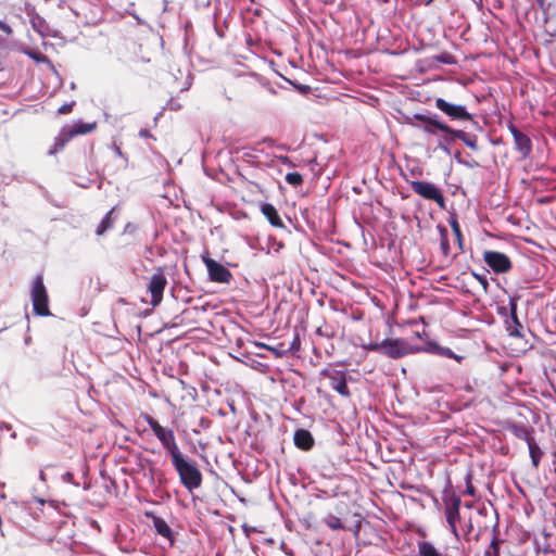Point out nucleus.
<instances>
[{
    "label": "nucleus",
    "instance_id": "38",
    "mask_svg": "<svg viewBox=\"0 0 556 556\" xmlns=\"http://www.w3.org/2000/svg\"><path fill=\"white\" fill-rule=\"evenodd\" d=\"M438 61L441 63H444V64H454L455 63L454 56L450 53H442L441 55L438 56Z\"/></svg>",
    "mask_w": 556,
    "mask_h": 556
},
{
    "label": "nucleus",
    "instance_id": "14",
    "mask_svg": "<svg viewBox=\"0 0 556 556\" xmlns=\"http://www.w3.org/2000/svg\"><path fill=\"white\" fill-rule=\"evenodd\" d=\"M294 445L303 451H308L314 445V438L308 430L299 429L294 432Z\"/></svg>",
    "mask_w": 556,
    "mask_h": 556
},
{
    "label": "nucleus",
    "instance_id": "29",
    "mask_svg": "<svg viewBox=\"0 0 556 556\" xmlns=\"http://www.w3.org/2000/svg\"><path fill=\"white\" fill-rule=\"evenodd\" d=\"M325 523L332 530H340L344 528L341 519L331 514L325 518Z\"/></svg>",
    "mask_w": 556,
    "mask_h": 556
},
{
    "label": "nucleus",
    "instance_id": "26",
    "mask_svg": "<svg viewBox=\"0 0 556 556\" xmlns=\"http://www.w3.org/2000/svg\"><path fill=\"white\" fill-rule=\"evenodd\" d=\"M25 53L31 60H34L36 63L47 64L51 70H54L52 62L49 60V58L46 54H43L39 51H35V50H27V51H25Z\"/></svg>",
    "mask_w": 556,
    "mask_h": 556
},
{
    "label": "nucleus",
    "instance_id": "8",
    "mask_svg": "<svg viewBox=\"0 0 556 556\" xmlns=\"http://www.w3.org/2000/svg\"><path fill=\"white\" fill-rule=\"evenodd\" d=\"M415 351L417 349L403 339H384L382 341L381 354L393 359L402 358Z\"/></svg>",
    "mask_w": 556,
    "mask_h": 556
},
{
    "label": "nucleus",
    "instance_id": "21",
    "mask_svg": "<svg viewBox=\"0 0 556 556\" xmlns=\"http://www.w3.org/2000/svg\"><path fill=\"white\" fill-rule=\"evenodd\" d=\"M70 138H67L66 134L63 129L60 130L59 135L54 138L53 146L49 149L48 154L54 155L58 152L62 151L67 142H70Z\"/></svg>",
    "mask_w": 556,
    "mask_h": 556
},
{
    "label": "nucleus",
    "instance_id": "52",
    "mask_svg": "<svg viewBox=\"0 0 556 556\" xmlns=\"http://www.w3.org/2000/svg\"><path fill=\"white\" fill-rule=\"evenodd\" d=\"M265 142H268V143H271L273 142V139L271 138H266L264 139Z\"/></svg>",
    "mask_w": 556,
    "mask_h": 556
},
{
    "label": "nucleus",
    "instance_id": "33",
    "mask_svg": "<svg viewBox=\"0 0 556 556\" xmlns=\"http://www.w3.org/2000/svg\"><path fill=\"white\" fill-rule=\"evenodd\" d=\"M459 528H460V529H458L459 533L462 532L464 536L468 535L473 529L471 519H468L467 521L462 519V522L459 523Z\"/></svg>",
    "mask_w": 556,
    "mask_h": 556
},
{
    "label": "nucleus",
    "instance_id": "31",
    "mask_svg": "<svg viewBox=\"0 0 556 556\" xmlns=\"http://www.w3.org/2000/svg\"><path fill=\"white\" fill-rule=\"evenodd\" d=\"M484 556H500L498 539L494 536L484 552Z\"/></svg>",
    "mask_w": 556,
    "mask_h": 556
},
{
    "label": "nucleus",
    "instance_id": "46",
    "mask_svg": "<svg viewBox=\"0 0 556 556\" xmlns=\"http://www.w3.org/2000/svg\"><path fill=\"white\" fill-rule=\"evenodd\" d=\"M139 136L142 137V138L150 137V131L148 129H141L139 131Z\"/></svg>",
    "mask_w": 556,
    "mask_h": 556
},
{
    "label": "nucleus",
    "instance_id": "12",
    "mask_svg": "<svg viewBox=\"0 0 556 556\" xmlns=\"http://www.w3.org/2000/svg\"><path fill=\"white\" fill-rule=\"evenodd\" d=\"M518 296L509 299V317L505 319L506 330L510 337L520 338L522 325L517 316Z\"/></svg>",
    "mask_w": 556,
    "mask_h": 556
},
{
    "label": "nucleus",
    "instance_id": "18",
    "mask_svg": "<svg viewBox=\"0 0 556 556\" xmlns=\"http://www.w3.org/2000/svg\"><path fill=\"white\" fill-rule=\"evenodd\" d=\"M153 527L159 535L168 540L169 543L173 544V542H174L173 531H172L170 527L168 526V523L164 519H162L160 517H155L153 519Z\"/></svg>",
    "mask_w": 556,
    "mask_h": 556
},
{
    "label": "nucleus",
    "instance_id": "13",
    "mask_svg": "<svg viewBox=\"0 0 556 556\" xmlns=\"http://www.w3.org/2000/svg\"><path fill=\"white\" fill-rule=\"evenodd\" d=\"M97 127V123H84V122H76L73 125H65L62 127L63 131L66 134L67 138L72 140L74 137L79 135H86L91 131H93Z\"/></svg>",
    "mask_w": 556,
    "mask_h": 556
},
{
    "label": "nucleus",
    "instance_id": "20",
    "mask_svg": "<svg viewBox=\"0 0 556 556\" xmlns=\"http://www.w3.org/2000/svg\"><path fill=\"white\" fill-rule=\"evenodd\" d=\"M508 429L516 438L526 441L527 444L534 440L531 435V430L523 425L513 424Z\"/></svg>",
    "mask_w": 556,
    "mask_h": 556
},
{
    "label": "nucleus",
    "instance_id": "9",
    "mask_svg": "<svg viewBox=\"0 0 556 556\" xmlns=\"http://www.w3.org/2000/svg\"><path fill=\"white\" fill-rule=\"evenodd\" d=\"M324 377L330 380V387L340 395L349 397L351 392L348 388V375L344 370L325 368L320 372Z\"/></svg>",
    "mask_w": 556,
    "mask_h": 556
},
{
    "label": "nucleus",
    "instance_id": "39",
    "mask_svg": "<svg viewBox=\"0 0 556 556\" xmlns=\"http://www.w3.org/2000/svg\"><path fill=\"white\" fill-rule=\"evenodd\" d=\"M75 102H68V103H64L63 105H61L58 110V113L61 114V115H65V114H68L72 112L73 110V106H74Z\"/></svg>",
    "mask_w": 556,
    "mask_h": 556
},
{
    "label": "nucleus",
    "instance_id": "1",
    "mask_svg": "<svg viewBox=\"0 0 556 556\" xmlns=\"http://www.w3.org/2000/svg\"><path fill=\"white\" fill-rule=\"evenodd\" d=\"M172 464L177 471L181 484L190 492L202 484V473L193 460L187 459L182 453L174 456Z\"/></svg>",
    "mask_w": 556,
    "mask_h": 556
},
{
    "label": "nucleus",
    "instance_id": "22",
    "mask_svg": "<svg viewBox=\"0 0 556 556\" xmlns=\"http://www.w3.org/2000/svg\"><path fill=\"white\" fill-rule=\"evenodd\" d=\"M70 138H67L66 134L63 129L60 130L59 135L54 138L53 146L49 149L48 154L54 155L58 152L62 151L67 142H70Z\"/></svg>",
    "mask_w": 556,
    "mask_h": 556
},
{
    "label": "nucleus",
    "instance_id": "43",
    "mask_svg": "<svg viewBox=\"0 0 556 556\" xmlns=\"http://www.w3.org/2000/svg\"><path fill=\"white\" fill-rule=\"evenodd\" d=\"M432 116L433 115L417 113L414 115V118L425 123V125H426L429 123V121L431 119Z\"/></svg>",
    "mask_w": 556,
    "mask_h": 556
},
{
    "label": "nucleus",
    "instance_id": "10",
    "mask_svg": "<svg viewBox=\"0 0 556 556\" xmlns=\"http://www.w3.org/2000/svg\"><path fill=\"white\" fill-rule=\"evenodd\" d=\"M202 261L206 266L208 277L212 281L218 283H229L232 279V274L224 265L211 258L207 254L202 256Z\"/></svg>",
    "mask_w": 556,
    "mask_h": 556
},
{
    "label": "nucleus",
    "instance_id": "32",
    "mask_svg": "<svg viewBox=\"0 0 556 556\" xmlns=\"http://www.w3.org/2000/svg\"><path fill=\"white\" fill-rule=\"evenodd\" d=\"M440 233H441V249L444 255L448 254L450 244L447 240V230L444 227H440Z\"/></svg>",
    "mask_w": 556,
    "mask_h": 556
},
{
    "label": "nucleus",
    "instance_id": "15",
    "mask_svg": "<svg viewBox=\"0 0 556 556\" xmlns=\"http://www.w3.org/2000/svg\"><path fill=\"white\" fill-rule=\"evenodd\" d=\"M422 130L429 135H437L438 131L451 135L453 128L441 122L437 115H433L429 123L422 127Z\"/></svg>",
    "mask_w": 556,
    "mask_h": 556
},
{
    "label": "nucleus",
    "instance_id": "24",
    "mask_svg": "<svg viewBox=\"0 0 556 556\" xmlns=\"http://www.w3.org/2000/svg\"><path fill=\"white\" fill-rule=\"evenodd\" d=\"M419 556H440V553L434 545L428 541H421L418 543Z\"/></svg>",
    "mask_w": 556,
    "mask_h": 556
},
{
    "label": "nucleus",
    "instance_id": "6",
    "mask_svg": "<svg viewBox=\"0 0 556 556\" xmlns=\"http://www.w3.org/2000/svg\"><path fill=\"white\" fill-rule=\"evenodd\" d=\"M413 191L426 200L434 201L441 208H445V199L442 191L432 182L422 180L410 181Z\"/></svg>",
    "mask_w": 556,
    "mask_h": 556
},
{
    "label": "nucleus",
    "instance_id": "51",
    "mask_svg": "<svg viewBox=\"0 0 556 556\" xmlns=\"http://www.w3.org/2000/svg\"><path fill=\"white\" fill-rule=\"evenodd\" d=\"M1 429H2V430H10V429H11V426H10V425H7V424H2V425H1Z\"/></svg>",
    "mask_w": 556,
    "mask_h": 556
},
{
    "label": "nucleus",
    "instance_id": "35",
    "mask_svg": "<svg viewBox=\"0 0 556 556\" xmlns=\"http://www.w3.org/2000/svg\"><path fill=\"white\" fill-rule=\"evenodd\" d=\"M450 137H444L443 140H441L438 144V148L443 150L445 153L450 154L448 146L453 142L455 139L453 136L448 135Z\"/></svg>",
    "mask_w": 556,
    "mask_h": 556
},
{
    "label": "nucleus",
    "instance_id": "47",
    "mask_svg": "<svg viewBox=\"0 0 556 556\" xmlns=\"http://www.w3.org/2000/svg\"><path fill=\"white\" fill-rule=\"evenodd\" d=\"M114 151H115V153H116L118 156H121V157H123V156H124V154H123V152H122V150H121V148H119V147L114 146Z\"/></svg>",
    "mask_w": 556,
    "mask_h": 556
},
{
    "label": "nucleus",
    "instance_id": "42",
    "mask_svg": "<svg viewBox=\"0 0 556 556\" xmlns=\"http://www.w3.org/2000/svg\"><path fill=\"white\" fill-rule=\"evenodd\" d=\"M507 128L511 134L514 140L517 138V136H520L522 134V131H520L518 127L513 123H508Z\"/></svg>",
    "mask_w": 556,
    "mask_h": 556
},
{
    "label": "nucleus",
    "instance_id": "3",
    "mask_svg": "<svg viewBox=\"0 0 556 556\" xmlns=\"http://www.w3.org/2000/svg\"><path fill=\"white\" fill-rule=\"evenodd\" d=\"M443 503H444V515H445L446 523H447L452 534L458 541L460 539L458 526L462 522V517H460V513H459L462 500L459 496L452 494V495L445 496L443 498Z\"/></svg>",
    "mask_w": 556,
    "mask_h": 556
},
{
    "label": "nucleus",
    "instance_id": "7",
    "mask_svg": "<svg viewBox=\"0 0 556 556\" xmlns=\"http://www.w3.org/2000/svg\"><path fill=\"white\" fill-rule=\"evenodd\" d=\"M167 286V278L164 274V268L159 267L149 279L148 291L151 294L150 304L156 307L163 300V293Z\"/></svg>",
    "mask_w": 556,
    "mask_h": 556
},
{
    "label": "nucleus",
    "instance_id": "5",
    "mask_svg": "<svg viewBox=\"0 0 556 556\" xmlns=\"http://www.w3.org/2000/svg\"><path fill=\"white\" fill-rule=\"evenodd\" d=\"M434 105L453 122H472L473 115L462 104H455L443 98H437Z\"/></svg>",
    "mask_w": 556,
    "mask_h": 556
},
{
    "label": "nucleus",
    "instance_id": "34",
    "mask_svg": "<svg viewBox=\"0 0 556 556\" xmlns=\"http://www.w3.org/2000/svg\"><path fill=\"white\" fill-rule=\"evenodd\" d=\"M439 353L442 355V356H445V357H448V358H454L456 359L457 362H460L464 357L463 356H458L456 355L451 349L448 348H440L439 349Z\"/></svg>",
    "mask_w": 556,
    "mask_h": 556
},
{
    "label": "nucleus",
    "instance_id": "30",
    "mask_svg": "<svg viewBox=\"0 0 556 556\" xmlns=\"http://www.w3.org/2000/svg\"><path fill=\"white\" fill-rule=\"evenodd\" d=\"M286 181L293 187H299L303 184V177L296 172L288 173L286 175Z\"/></svg>",
    "mask_w": 556,
    "mask_h": 556
},
{
    "label": "nucleus",
    "instance_id": "11",
    "mask_svg": "<svg viewBox=\"0 0 556 556\" xmlns=\"http://www.w3.org/2000/svg\"><path fill=\"white\" fill-rule=\"evenodd\" d=\"M483 261L496 274H505L511 268L509 257L502 252L484 251Z\"/></svg>",
    "mask_w": 556,
    "mask_h": 556
},
{
    "label": "nucleus",
    "instance_id": "41",
    "mask_svg": "<svg viewBox=\"0 0 556 556\" xmlns=\"http://www.w3.org/2000/svg\"><path fill=\"white\" fill-rule=\"evenodd\" d=\"M62 481L66 482V483H72L76 486H78V482H75L74 481V475L71 472V471H66L62 475Z\"/></svg>",
    "mask_w": 556,
    "mask_h": 556
},
{
    "label": "nucleus",
    "instance_id": "48",
    "mask_svg": "<svg viewBox=\"0 0 556 556\" xmlns=\"http://www.w3.org/2000/svg\"><path fill=\"white\" fill-rule=\"evenodd\" d=\"M39 479H40L41 481H43V482L46 481V473H45V471H43V470H40V472H39Z\"/></svg>",
    "mask_w": 556,
    "mask_h": 556
},
{
    "label": "nucleus",
    "instance_id": "53",
    "mask_svg": "<svg viewBox=\"0 0 556 556\" xmlns=\"http://www.w3.org/2000/svg\"><path fill=\"white\" fill-rule=\"evenodd\" d=\"M0 498H1V500H4V498H5V494H4V493H1V494H0Z\"/></svg>",
    "mask_w": 556,
    "mask_h": 556
},
{
    "label": "nucleus",
    "instance_id": "25",
    "mask_svg": "<svg viewBox=\"0 0 556 556\" xmlns=\"http://www.w3.org/2000/svg\"><path fill=\"white\" fill-rule=\"evenodd\" d=\"M30 23H31V26L33 28L41 34V35H45L48 33V25L45 21V18H42L39 14H33L30 16Z\"/></svg>",
    "mask_w": 556,
    "mask_h": 556
},
{
    "label": "nucleus",
    "instance_id": "27",
    "mask_svg": "<svg viewBox=\"0 0 556 556\" xmlns=\"http://www.w3.org/2000/svg\"><path fill=\"white\" fill-rule=\"evenodd\" d=\"M111 215H112V211L108 212L105 214V216L102 218L101 223L98 225L97 227V235L101 236L103 235L109 228H111L112 226V222H111Z\"/></svg>",
    "mask_w": 556,
    "mask_h": 556
},
{
    "label": "nucleus",
    "instance_id": "54",
    "mask_svg": "<svg viewBox=\"0 0 556 556\" xmlns=\"http://www.w3.org/2000/svg\"><path fill=\"white\" fill-rule=\"evenodd\" d=\"M3 485H4L3 483H2V484H0V488H1V486H3Z\"/></svg>",
    "mask_w": 556,
    "mask_h": 556
},
{
    "label": "nucleus",
    "instance_id": "37",
    "mask_svg": "<svg viewBox=\"0 0 556 556\" xmlns=\"http://www.w3.org/2000/svg\"><path fill=\"white\" fill-rule=\"evenodd\" d=\"M367 351L376 352L381 354L382 352V341L381 342H370L368 345L365 346Z\"/></svg>",
    "mask_w": 556,
    "mask_h": 556
},
{
    "label": "nucleus",
    "instance_id": "17",
    "mask_svg": "<svg viewBox=\"0 0 556 556\" xmlns=\"http://www.w3.org/2000/svg\"><path fill=\"white\" fill-rule=\"evenodd\" d=\"M515 149L518 151L522 159H527L532 152V141L528 135L522 132L514 140Z\"/></svg>",
    "mask_w": 556,
    "mask_h": 556
},
{
    "label": "nucleus",
    "instance_id": "23",
    "mask_svg": "<svg viewBox=\"0 0 556 556\" xmlns=\"http://www.w3.org/2000/svg\"><path fill=\"white\" fill-rule=\"evenodd\" d=\"M531 463L534 468H538L543 456V452L539 444L533 440L528 444Z\"/></svg>",
    "mask_w": 556,
    "mask_h": 556
},
{
    "label": "nucleus",
    "instance_id": "4",
    "mask_svg": "<svg viewBox=\"0 0 556 556\" xmlns=\"http://www.w3.org/2000/svg\"><path fill=\"white\" fill-rule=\"evenodd\" d=\"M30 295L35 314L38 316H49V299L41 275L36 276Z\"/></svg>",
    "mask_w": 556,
    "mask_h": 556
},
{
    "label": "nucleus",
    "instance_id": "40",
    "mask_svg": "<svg viewBox=\"0 0 556 556\" xmlns=\"http://www.w3.org/2000/svg\"><path fill=\"white\" fill-rule=\"evenodd\" d=\"M473 277L479 281V283L482 286L483 290L486 292L489 288V281L485 276L472 273Z\"/></svg>",
    "mask_w": 556,
    "mask_h": 556
},
{
    "label": "nucleus",
    "instance_id": "44",
    "mask_svg": "<svg viewBox=\"0 0 556 556\" xmlns=\"http://www.w3.org/2000/svg\"><path fill=\"white\" fill-rule=\"evenodd\" d=\"M0 30L4 31L7 35H12L13 30L10 25L0 21Z\"/></svg>",
    "mask_w": 556,
    "mask_h": 556
},
{
    "label": "nucleus",
    "instance_id": "19",
    "mask_svg": "<svg viewBox=\"0 0 556 556\" xmlns=\"http://www.w3.org/2000/svg\"><path fill=\"white\" fill-rule=\"evenodd\" d=\"M451 136H453L456 139L462 140L471 150H475V151L478 150V144H477L478 138L476 135L467 134L464 130L453 128Z\"/></svg>",
    "mask_w": 556,
    "mask_h": 556
},
{
    "label": "nucleus",
    "instance_id": "49",
    "mask_svg": "<svg viewBox=\"0 0 556 556\" xmlns=\"http://www.w3.org/2000/svg\"><path fill=\"white\" fill-rule=\"evenodd\" d=\"M316 332H317L318 334H320V336L329 337V334H328V333H325V332L323 331V328H321V327H319V328L317 329V331H316Z\"/></svg>",
    "mask_w": 556,
    "mask_h": 556
},
{
    "label": "nucleus",
    "instance_id": "36",
    "mask_svg": "<svg viewBox=\"0 0 556 556\" xmlns=\"http://www.w3.org/2000/svg\"><path fill=\"white\" fill-rule=\"evenodd\" d=\"M465 494H467L469 496H475L476 495V489L471 484V475H467L466 476V490H465Z\"/></svg>",
    "mask_w": 556,
    "mask_h": 556
},
{
    "label": "nucleus",
    "instance_id": "50",
    "mask_svg": "<svg viewBox=\"0 0 556 556\" xmlns=\"http://www.w3.org/2000/svg\"><path fill=\"white\" fill-rule=\"evenodd\" d=\"M543 552H544V553H551V552H552V549L549 548V545H548V544L544 545V547H543Z\"/></svg>",
    "mask_w": 556,
    "mask_h": 556
},
{
    "label": "nucleus",
    "instance_id": "45",
    "mask_svg": "<svg viewBox=\"0 0 556 556\" xmlns=\"http://www.w3.org/2000/svg\"><path fill=\"white\" fill-rule=\"evenodd\" d=\"M497 312L501 316L508 318L509 317V305L498 307Z\"/></svg>",
    "mask_w": 556,
    "mask_h": 556
},
{
    "label": "nucleus",
    "instance_id": "2",
    "mask_svg": "<svg viewBox=\"0 0 556 556\" xmlns=\"http://www.w3.org/2000/svg\"><path fill=\"white\" fill-rule=\"evenodd\" d=\"M143 419L147 421L154 435L159 439L163 448L167 451L170 458L181 453L172 429L161 426L160 422L150 415H144Z\"/></svg>",
    "mask_w": 556,
    "mask_h": 556
},
{
    "label": "nucleus",
    "instance_id": "28",
    "mask_svg": "<svg viewBox=\"0 0 556 556\" xmlns=\"http://www.w3.org/2000/svg\"><path fill=\"white\" fill-rule=\"evenodd\" d=\"M451 228L456 237L459 249L463 250V235L460 231L459 224L455 217H452L450 220Z\"/></svg>",
    "mask_w": 556,
    "mask_h": 556
},
{
    "label": "nucleus",
    "instance_id": "16",
    "mask_svg": "<svg viewBox=\"0 0 556 556\" xmlns=\"http://www.w3.org/2000/svg\"><path fill=\"white\" fill-rule=\"evenodd\" d=\"M261 212L263 215L267 218L269 224L274 227L282 228L285 227L283 222L281 220L278 211L276 207L270 203H264L261 206Z\"/></svg>",
    "mask_w": 556,
    "mask_h": 556
}]
</instances>
